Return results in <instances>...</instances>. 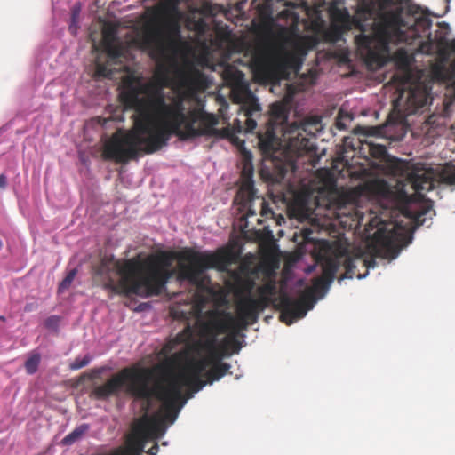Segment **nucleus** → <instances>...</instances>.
Masks as SVG:
<instances>
[{"label": "nucleus", "instance_id": "nucleus-1", "mask_svg": "<svg viewBox=\"0 0 455 455\" xmlns=\"http://www.w3.org/2000/svg\"><path fill=\"white\" fill-rule=\"evenodd\" d=\"M204 87V76L196 68L179 70L172 82L176 95L166 102L162 88L155 82L143 84L127 78L120 99L127 109L134 110L133 128L117 131L104 145L102 156L106 160L125 164L138 156L140 151L152 154L168 144L175 135L180 140L201 136L231 137L229 127L215 128L218 118L203 108L186 112L184 100L194 97Z\"/></svg>", "mask_w": 455, "mask_h": 455}, {"label": "nucleus", "instance_id": "nucleus-2", "mask_svg": "<svg viewBox=\"0 0 455 455\" xmlns=\"http://www.w3.org/2000/svg\"><path fill=\"white\" fill-rule=\"evenodd\" d=\"M231 263L232 253L228 249L199 252L186 248L179 252L158 251L123 259L104 256L94 267V275L111 294L149 298L160 295L174 275L178 281L198 285L206 269L223 271Z\"/></svg>", "mask_w": 455, "mask_h": 455}, {"label": "nucleus", "instance_id": "nucleus-3", "mask_svg": "<svg viewBox=\"0 0 455 455\" xmlns=\"http://www.w3.org/2000/svg\"><path fill=\"white\" fill-rule=\"evenodd\" d=\"M208 383L202 378L180 380L172 378L168 381L167 367L157 363L152 367L132 365L123 368L104 384L94 386L90 396L96 400H107L117 395L124 388L125 393L135 400L145 402L146 413L153 399L162 403L160 411L148 418H156L161 422L164 433L167 425L173 424L180 409L187 402L183 397L182 387H188L193 393L200 391Z\"/></svg>", "mask_w": 455, "mask_h": 455}, {"label": "nucleus", "instance_id": "nucleus-4", "mask_svg": "<svg viewBox=\"0 0 455 455\" xmlns=\"http://www.w3.org/2000/svg\"><path fill=\"white\" fill-rule=\"evenodd\" d=\"M316 261L322 266V275L313 279L312 286L307 288L300 300H293L287 294L280 297V319L290 325L294 321L304 317L312 305L307 302L316 295L323 297L333 282L336 273L343 267L345 269L339 282L343 279L357 277L362 279L368 274V269L374 267V260H367L361 254H352L348 246L338 241H322L315 255Z\"/></svg>", "mask_w": 455, "mask_h": 455}, {"label": "nucleus", "instance_id": "nucleus-5", "mask_svg": "<svg viewBox=\"0 0 455 455\" xmlns=\"http://www.w3.org/2000/svg\"><path fill=\"white\" fill-rule=\"evenodd\" d=\"M320 124L318 117L289 124L286 107L275 103L266 131L259 134V148L266 156H274L282 148L291 157L301 156L314 150L310 137L315 136Z\"/></svg>", "mask_w": 455, "mask_h": 455}, {"label": "nucleus", "instance_id": "nucleus-6", "mask_svg": "<svg viewBox=\"0 0 455 455\" xmlns=\"http://www.w3.org/2000/svg\"><path fill=\"white\" fill-rule=\"evenodd\" d=\"M405 21L401 13H387L378 25L376 34L384 48L389 44L405 43L411 44L416 39L427 37L431 40L432 20L427 17H409Z\"/></svg>", "mask_w": 455, "mask_h": 455}, {"label": "nucleus", "instance_id": "nucleus-7", "mask_svg": "<svg viewBox=\"0 0 455 455\" xmlns=\"http://www.w3.org/2000/svg\"><path fill=\"white\" fill-rule=\"evenodd\" d=\"M177 345H185V347L180 351L172 354L165 363H163L166 365L167 371L169 372L170 367L184 364L175 378H179L180 380L202 378L204 372L209 366L204 357L195 358L192 356V353L196 349V347L199 346V343L194 342L193 331L189 325L185 327L173 339L164 345L163 350L164 353H170Z\"/></svg>", "mask_w": 455, "mask_h": 455}, {"label": "nucleus", "instance_id": "nucleus-8", "mask_svg": "<svg viewBox=\"0 0 455 455\" xmlns=\"http://www.w3.org/2000/svg\"><path fill=\"white\" fill-rule=\"evenodd\" d=\"M414 193L408 194L403 186L395 189L386 180H378L371 184V191L378 196L391 200L397 206L405 207L412 202L424 200V193L435 188L434 172L431 169H417L409 175Z\"/></svg>", "mask_w": 455, "mask_h": 455}, {"label": "nucleus", "instance_id": "nucleus-9", "mask_svg": "<svg viewBox=\"0 0 455 455\" xmlns=\"http://www.w3.org/2000/svg\"><path fill=\"white\" fill-rule=\"evenodd\" d=\"M307 54V47L300 43L293 44L291 50L280 48L271 60L265 52L256 51L251 57V68L257 75L267 77L273 67L282 72L292 70L299 72Z\"/></svg>", "mask_w": 455, "mask_h": 455}, {"label": "nucleus", "instance_id": "nucleus-10", "mask_svg": "<svg viewBox=\"0 0 455 455\" xmlns=\"http://www.w3.org/2000/svg\"><path fill=\"white\" fill-rule=\"evenodd\" d=\"M180 38V27L177 21L172 20L162 27L145 31L137 43L140 49L150 51L152 56L161 58Z\"/></svg>", "mask_w": 455, "mask_h": 455}, {"label": "nucleus", "instance_id": "nucleus-11", "mask_svg": "<svg viewBox=\"0 0 455 455\" xmlns=\"http://www.w3.org/2000/svg\"><path fill=\"white\" fill-rule=\"evenodd\" d=\"M239 330L242 329L230 313L211 311L208 314V319L199 327V334L204 339L201 347L205 352L211 350L221 345L217 339L220 334L232 331L235 336Z\"/></svg>", "mask_w": 455, "mask_h": 455}, {"label": "nucleus", "instance_id": "nucleus-12", "mask_svg": "<svg viewBox=\"0 0 455 455\" xmlns=\"http://www.w3.org/2000/svg\"><path fill=\"white\" fill-rule=\"evenodd\" d=\"M161 422L156 418L145 414L133 427L132 435L127 441L125 448H118L109 455H142L146 443L163 436Z\"/></svg>", "mask_w": 455, "mask_h": 455}, {"label": "nucleus", "instance_id": "nucleus-13", "mask_svg": "<svg viewBox=\"0 0 455 455\" xmlns=\"http://www.w3.org/2000/svg\"><path fill=\"white\" fill-rule=\"evenodd\" d=\"M274 290L271 284L260 286L258 288L259 298L244 296L237 302L236 323L242 330L258 321L259 314L269 306V295L273 294Z\"/></svg>", "mask_w": 455, "mask_h": 455}, {"label": "nucleus", "instance_id": "nucleus-14", "mask_svg": "<svg viewBox=\"0 0 455 455\" xmlns=\"http://www.w3.org/2000/svg\"><path fill=\"white\" fill-rule=\"evenodd\" d=\"M398 92V97L393 101V107L403 116L415 114L427 104L429 91L421 84L403 83Z\"/></svg>", "mask_w": 455, "mask_h": 455}, {"label": "nucleus", "instance_id": "nucleus-15", "mask_svg": "<svg viewBox=\"0 0 455 455\" xmlns=\"http://www.w3.org/2000/svg\"><path fill=\"white\" fill-rule=\"evenodd\" d=\"M256 196L253 181V168L251 164H245L241 173V185L235 197V202L243 208H248L249 213L255 214L251 210V203Z\"/></svg>", "mask_w": 455, "mask_h": 455}, {"label": "nucleus", "instance_id": "nucleus-16", "mask_svg": "<svg viewBox=\"0 0 455 455\" xmlns=\"http://www.w3.org/2000/svg\"><path fill=\"white\" fill-rule=\"evenodd\" d=\"M344 147L346 148H351L354 152L358 151V154L366 159L371 157L383 161L387 156V148L385 146L375 144L371 141L357 140L354 142L353 139L345 138Z\"/></svg>", "mask_w": 455, "mask_h": 455}, {"label": "nucleus", "instance_id": "nucleus-17", "mask_svg": "<svg viewBox=\"0 0 455 455\" xmlns=\"http://www.w3.org/2000/svg\"><path fill=\"white\" fill-rule=\"evenodd\" d=\"M102 47L111 59L122 56L123 47L117 37V27L114 24H105L102 29Z\"/></svg>", "mask_w": 455, "mask_h": 455}, {"label": "nucleus", "instance_id": "nucleus-18", "mask_svg": "<svg viewBox=\"0 0 455 455\" xmlns=\"http://www.w3.org/2000/svg\"><path fill=\"white\" fill-rule=\"evenodd\" d=\"M398 231L395 225L385 224L379 227L372 235V243L376 250L389 251L398 240Z\"/></svg>", "mask_w": 455, "mask_h": 455}, {"label": "nucleus", "instance_id": "nucleus-19", "mask_svg": "<svg viewBox=\"0 0 455 455\" xmlns=\"http://www.w3.org/2000/svg\"><path fill=\"white\" fill-rule=\"evenodd\" d=\"M247 97V100L241 106V112L245 117V127H243L241 125V122L236 120L238 125L237 131L239 132L243 130L245 132H252L257 126V122L252 118V116L254 114L261 110L257 99L251 92H248Z\"/></svg>", "mask_w": 455, "mask_h": 455}, {"label": "nucleus", "instance_id": "nucleus-20", "mask_svg": "<svg viewBox=\"0 0 455 455\" xmlns=\"http://www.w3.org/2000/svg\"><path fill=\"white\" fill-rule=\"evenodd\" d=\"M230 344H237L235 334L225 338L221 345L206 351L207 355L204 356V359L206 360L208 366L221 363L222 358L227 355L228 347Z\"/></svg>", "mask_w": 455, "mask_h": 455}, {"label": "nucleus", "instance_id": "nucleus-21", "mask_svg": "<svg viewBox=\"0 0 455 455\" xmlns=\"http://www.w3.org/2000/svg\"><path fill=\"white\" fill-rule=\"evenodd\" d=\"M211 369L205 373L207 382L212 384L213 381L219 380L225 376L230 370V364L228 363H219L210 365Z\"/></svg>", "mask_w": 455, "mask_h": 455}, {"label": "nucleus", "instance_id": "nucleus-22", "mask_svg": "<svg viewBox=\"0 0 455 455\" xmlns=\"http://www.w3.org/2000/svg\"><path fill=\"white\" fill-rule=\"evenodd\" d=\"M331 22H337V25L347 29L350 30L352 26V18L348 12V11L344 9H334L331 12Z\"/></svg>", "mask_w": 455, "mask_h": 455}, {"label": "nucleus", "instance_id": "nucleus-23", "mask_svg": "<svg viewBox=\"0 0 455 455\" xmlns=\"http://www.w3.org/2000/svg\"><path fill=\"white\" fill-rule=\"evenodd\" d=\"M355 27L360 30V34L355 36V43L364 49H370L372 44L373 38L371 35L365 34V27L360 20L355 21Z\"/></svg>", "mask_w": 455, "mask_h": 455}, {"label": "nucleus", "instance_id": "nucleus-24", "mask_svg": "<svg viewBox=\"0 0 455 455\" xmlns=\"http://www.w3.org/2000/svg\"><path fill=\"white\" fill-rule=\"evenodd\" d=\"M439 180L447 185H455V164H445L439 174Z\"/></svg>", "mask_w": 455, "mask_h": 455}, {"label": "nucleus", "instance_id": "nucleus-25", "mask_svg": "<svg viewBox=\"0 0 455 455\" xmlns=\"http://www.w3.org/2000/svg\"><path fill=\"white\" fill-rule=\"evenodd\" d=\"M89 429L88 425L82 424L78 427H76L72 432H70L68 435H67L62 439V443L64 445H71L77 440H79Z\"/></svg>", "mask_w": 455, "mask_h": 455}, {"label": "nucleus", "instance_id": "nucleus-26", "mask_svg": "<svg viewBox=\"0 0 455 455\" xmlns=\"http://www.w3.org/2000/svg\"><path fill=\"white\" fill-rule=\"evenodd\" d=\"M347 30L338 26L337 22H331L330 28L325 33V39L330 43H337Z\"/></svg>", "mask_w": 455, "mask_h": 455}, {"label": "nucleus", "instance_id": "nucleus-27", "mask_svg": "<svg viewBox=\"0 0 455 455\" xmlns=\"http://www.w3.org/2000/svg\"><path fill=\"white\" fill-rule=\"evenodd\" d=\"M235 283L241 293H243L245 296H252L251 292L255 287V282L252 279L249 277L237 276Z\"/></svg>", "mask_w": 455, "mask_h": 455}, {"label": "nucleus", "instance_id": "nucleus-28", "mask_svg": "<svg viewBox=\"0 0 455 455\" xmlns=\"http://www.w3.org/2000/svg\"><path fill=\"white\" fill-rule=\"evenodd\" d=\"M41 355L37 352H32L25 362V369L28 374H34L38 370Z\"/></svg>", "mask_w": 455, "mask_h": 455}, {"label": "nucleus", "instance_id": "nucleus-29", "mask_svg": "<svg viewBox=\"0 0 455 455\" xmlns=\"http://www.w3.org/2000/svg\"><path fill=\"white\" fill-rule=\"evenodd\" d=\"M155 76L161 84L167 85L169 81L168 68L164 64H158L156 68Z\"/></svg>", "mask_w": 455, "mask_h": 455}, {"label": "nucleus", "instance_id": "nucleus-30", "mask_svg": "<svg viewBox=\"0 0 455 455\" xmlns=\"http://www.w3.org/2000/svg\"><path fill=\"white\" fill-rule=\"evenodd\" d=\"M81 12V6L79 4H76L73 6L71 10V22L69 26V29L72 32H76L78 28V18Z\"/></svg>", "mask_w": 455, "mask_h": 455}, {"label": "nucleus", "instance_id": "nucleus-31", "mask_svg": "<svg viewBox=\"0 0 455 455\" xmlns=\"http://www.w3.org/2000/svg\"><path fill=\"white\" fill-rule=\"evenodd\" d=\"M76 275V269H72L67 274L66 277L61 281V283L59 285V292H63L65 290L69 288L72 282L74 281Z\"/></svg>", "mask_w": 455, "mask_h": 455}, {"label": "nucleus", "instance_id": "nucleus-32", "mask_svg": "<svg viewBox=\"0 0 455 455\" xmlns=\"http://www.w3.org/2000/svg\"><path fill=\"white\" fill-rule=\"evenodd\" d=\"M91 362V357L89 355H85L83 358H76L69 365V368L73 371L79 370L81 368L85 367Z\"/></svg>", "mask_w": 455, "mask_h": 455}, {"label": "nucleus", "instance_id": "nucleus-33", "mask_svg": "<svg viewBox=\"0 0 455 455\" xmlns=\"http://www.w3.org/2000/svg\"><path fill=\"white\" fill-rule=\"evenodd\" d=\"M259 12L260 17L263 20H271L272 19L273 11H272L270 4H268L267 3L263 4L259 6Z\"/></svg>", "mask_w": 455, "mask_h": 455}, {"label": "nucleus", "instance_id": "nucleus-34", "mask_svg": "<svg viewBox=\"0 0 455 455\" xmlns=\"http://www.w3.org/2000/svg\"><path fill=\"white\" fill-rule=\"evenodd\" d=\"M440 44L448 48L451 52H455V38L452 40H446L445 38H442L440 40Z\"/></svg>", "mask_w": 455, "mask_h": 455}, {"label": "nucleus", "instance_id": "nucleus-35", "mask_svg": "<svg viewBox=\"0 0 455 455\" xmlns=\"http://www.w3.org/2000/svg\"><path fill=\"white\" fill-rule=\"evenodd\" d=\"M273 214L272 210L268 207L264 198H261V215L267 217L268 214Z\"/></svg>", "mask_w": 455, "mask_h": 455}, {"label": "nucleus", "instance_id": "nucleus-36", "mask_svg": "<svg viewBox=\"0 0 455 455\" xmlns=\"http://www.w3.org/2000/svg\"><path fill=\"white\" fill-rule=\"evenodd\" d=\"M286 170L284 168H280L278 174L275 178H273L272 180L274 182H280L285 176Z\"/></svg>", "mask_w": 455, "mask_h": 455}, {"label": "nucleus", "instance_id": "nucleus-37", "mask_svg": "<svg viewBox=\"0 0 455 455\" xmlns=\"http://www.w3.org/2000/svg\"><path fill=\"white\" fill-rule=\"evenodd\" d=\"M7 186V178L4 174H0V188L4 189Z\"/></svg>", "mask_w": 455, "mask_h": 455}, {"label": "nucleus", "instance_id": "nucleus-38", "mask_svg": "<svg viewBox=\"0 0 455 455\" xmlns=\"http://www.w3.org/2000/svg\"><path fill=\"white\" fill-rule=\"evenodd\" d=\"M158 444L156 443L148 451V455H156L158 452Z\"/></svg>", "mask_w": 455, "mask_h": 455}, {"label": "nucleus", "instance_id": "nucleus-39", "mask_svg": "<svg viewBox=\"0 0 455 455\" xmlns=\"http://www.w3.org/2000/svg\"><path fill=\"white\" fill-rule=\"evenodd\" d=\"M380 5L387 6L394 4L395 0H378Z\"/></svg>", "mask_w": 455, "mask_h": 455}, {"label": "nucleus", "instance_id": "nucleus-40", "mask_svg": "<svg viewBox=\"0 0 455 455\" xmlns=\"http://www.w3.org/2000/svg\"><path fill=\"white\" fill-rule=\"evenodd\" d=\"M56 321H57V319H56L55 317H53V316H52V317H50V318H48V319L46 320L45 324H46V326H47V327H50V326H52V324L53 323H56Z\"/></svg>", "mask_w": 455, "mask_h": 455}, {"label": "nucleus", "instance_id": "nucleus-41", "mask_svg": "<svg viewBox=\"0 0 455 455\" xmlns=\"http://www.w3.org/2000/svg\"><path fill=\"white\" fill-rule=\"evenodd\" d=\"M97 71L99 74H101V73L103 74V72L105 71V67L101 66V65H98Z\"/></svg>", "mask_w": 455, "mask_h": 455}, {"label": "nucleus", "instance_id": "nucleus-42", "mask_svg": "<svg viewBox=\"0 0 455 455\" xmlns=\"http://www.w3.org/2000/svg\"><path fill=\"white\" fill-rule=\"evenodd\" d=\"M420 51H421V52H427V51H428V50H425V49H424V45L422 44V45L420 46Z\"/></svg>", "mask_w": 455, "mask_h": 455}, {"label": "nucleus", "instance_id": "nucleus-43", "mask_svg": "<svg viewBox=\"0 0 455 455\" xmlns=\"http://www.w3.org/2000/svg\"><path fill=\"white\" fill-rule=\"evenodd\" d=\"M2 246H3V243H2V241H0V249L2 248Z\"/></svg>", "mask_w": 455, "mask_h": 455}, {"label": "nucleus", "instance_id": "nucleus-44", "mask_svg": "<svg viewBox=\"0 0 455 455\" xmlns=\"http://www.w3.org/2000/svg\"><path fill=\"white\" fill-rule=\"evenodd\" d=\"M0 320H4V317H3V316H0Z\"/></svg>", "mask_w": 455, "mask_h": 455}, {"label": "nucleus", "instance_id": "nucleus-45", "mask_svg": "<svg viewBox=\"0 0 455 455\" xmlns=\"http://www.w3.org/2000/svg\"><path fill=\"white\" fill-rule=\"evenodd\" d=\"M453 87H454V90H455V82L453 83Z\"/></svg>", "mask_w": 455, "mask_h": 455}]
</instances>
